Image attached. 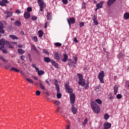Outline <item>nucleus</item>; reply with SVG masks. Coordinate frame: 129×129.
Masks as SVG:
<instances>
[{
  "label": "nucleus",
  "instance_id": "bb28decb",
  "mask_svg": "<svg viewBox=\"0 0 129 129\" xmlns=\"http://www.w3.org/2000/svg\"><path fill=\"white\" fill-rule=\"evenodd\" d=\"M10 70V71H14V72H20V70L15 68H12Z\"/></svg>",
  "mask_w": 129,
  "mask_h": 129
},
{
  "label": "nucleus",
  "instance_id": "f03ea898",
  "mask_svg": "<svg viewBox=\"0 0 129 129\" xmlns=\"http://www.w3.org/2000/svg\"><path fill=\"white\" fill-rule=\"evenodd\" d=\"M91 106L93 111L95 113H99L100 112V107L95 101L91 102Z\"/></svg>",
  "mask_w": 129,
  "mask_h": 129
},
{
  "label": "nucleus",
  "instance_id": "864d4df0",
  "mask_svg": "<svg viewBox=\"0 0 129 129\" xmlns=\"http://www.w3.org/2000/svg\"><path fill=\"white\" fill-rule=\"evenodd\" d=\"M62 2L64 5H67V4H68V0H62Z\"/></svg>",
  "mask_w": 129,
  "mask_h": 129
},
{
  "label": "nucleus",
  "instance_id": "4d7b16f0",
  "mask_svg": "<svg viewBox=\"0 0 129 129\" xmlns=\"http://www.w3.org/2000/svg\"><path fill=\"white\" fill-rule=\"evenodd\" d=\"M79 26L81 28H82V27H83V26H84V22L80 23Z\"/></svg>",
  "mask_w": 129,
  "mask_h": 129
},
{
  "label": "nucleus",
  "instance_id": "79ce46f5",
  "mask_svg": "<svg viewBox=\"0 0 129 129\" xmlns=\"http://www.w3.org/2000/svg\"><path fill=\"white\" fill-rule=\"evenodd\" d=\"M25 79H26V81L29 82V83H32V84L34 83V81H33V80H32L31 79H27V78Z\"/></svg>",
  "mask_w": 129,
  "mask_h": 129
},
{
  "label": "nucleus",
  "instance_id": "a211bd4d",
  "mask_svg": "<svg viewBox=\"0 0 129 129\" xmlns=\"http://www.w3.org/2000/svg\"><path fill=\"white\" fill-rule=\"evenodd\" d=\"M0 26H1V28H6L7 27V23H6V21H1L0 22Z\"/></svg>",
  "mask_w": 129,
  "mask_h": 129
},
{
  "label": "nucleus",
  "instance_id": "f8f14e48",
  "mask_svg": "<svg viewBox=\"0 0 129 129\" xmlns=\"http://www.w3.org/2000/svg\"><path fill=\"white\" fill-rule=\"evenodd\" d=\"M68 65L70 67H74L75 66V63L74 62L72 61V60L70 58L68 59Z\"/></svg>",
  "mask_w": 129,
  "mask_h": 129
},
{
  "label": "nucleus",
  "instance_id": "9b49d317",
  "mask_svg": "<svg viewBox=\"0 0 129 129\" xmlns=\"http://www.w3.org/2000/svg\"><path fill=\"white\" fill-rule=\"evenodd\" d=\"M9 2L8 0H1L0 1V6L5 7L6 4H9Z\"/></svg>",
  "mask_w": 129,
  "mask_h": 129
},
{
  "label": "nucleus",
  "instance_id": "a18cd8bd",
  "mask_svg": "<svg viewBox=\"0 0 129 129\" xmlns=\"http://www.w3.org/2000/svg\"><path fill=\"white\" fill-rule=\"evenodd\" d=\"M86 8V4L85 3L83 2L82 4V9H85Z\"/></svg>",
  "mask_w": 129,
  "mask_h": 129
},
{
  "label": "nucleus",
  "instance_id": "bf43d9fd",
  "mask_svg": "<svg viewBox=\"0 0 129 129\" xmlns=\"http://www.w3.org/2000/svg\"><path fill=\"white\" fill-rule=\"evenodd\" d=\"M27 12L29 13V12H32V8L28 7L27 8Z\"/></svg>",
  "mask_w": 129,
  "mask_h": 129
},
{
  "label": "nucleus",
  "instance_id": "39448f33",
  "mask_svg": "<svg viewBox=\"0 0 129 129\" xmlns=\"http://www.w3.org/2000/svg\"><path fill=\"white\" fill-rule=\"evenodd\" d=\"M105 74H104V72L103 71H101L98 74V78L101 82V83H104V81L103 80V78L105 76Z\"/></svg>",
  "mask_w": 129,
  "mask_h": 129
},
{
  "label": "nucleus",
  "instance_id": "9d476101",
  "mask_svg": "<svg viewBox=\"0 0 129 129\" xmlns=\"http://www.w3.org/2000/svg\"><path fill=\"white\" fill-rule=\"evenodd\" d=\"M104 125V129H109L111 127V123L109 122H105L103 124Z\"/></svg>",
  "mask_w": 129,
  "mask_h": 129
},
{
  "label": "nucleus",
  "instance_id": "8fccbe9b",
  "mask_svg": "<svg viewBox=\"0 0 129 129\" xmlns=\"http://www.w3.org/2000/svg\"><path fill=\"white\" fill-rule=\"evenodd\" d=\"M54 103L55 105H59V104H60V102H59V101L55 100L54 101Z\"/></svg>",
  "mask_w": 129,
  "mask_h": 129
},
{
  "label": "nucleus",
  "instance_id": "f257e3e1",
  "mask_svg": "<svg viewBox=\"0 0 129 129\" xmlns=\"http://www.w3.org/2000/svg\"><path fill=\"white\" fill-rule=\"evenodd\" d=\"M0 46L2 49H9V48L13 49V48H14L13 45L11 44L10 42H8L4 38L0 40Z\"/></svg>",
  "mask_w": 129,
  "mask_h": 129
},
{
  "label": "nucleus",
  "instance_id": "6e6552de",
  "mask_svg": "<svg viewBox=\"0 0 129 129\" xmlns=\"http://www.w3.org/2000/svg\"><path fill=\"white\" fill-rule=\"evenodd\" d=\"M67 21L70 28H71V24H74V23H75V19L74 18H71L70 19L67 18Z\"/></svg>",
  "mask_w": 129,
  "mask_h": 129
},
{
  "label": "nucleus",
  "instance_id": "393cba45",
  "mask_svg": "<svg viewBox=\"0 0 129 129\" xmlns=\"http://www.w3.org/2000/svg\"><path fill=\"white\" fill-rule=\"evenodd\" d=\"M14 25L17 27H21L22 26V23H21V22L17 21L15 22Z\"/></svg>",
  "mask_w": 129,
  "mask_h": 129
},
{
  "label": "nucleus",
  "instance_id": "49530a36",
  "mask_svg": "<svg viewBox=\"0 0 129 129\" xmlns=\"http://www.w3.org/2000/svg\"><path fill=\"white\" fill-rule=\"evenodd\" d=\"M37 17L35 16H33L31 17V20H32V21H37Z\"/></svg>",
  "mask_w": 129,
  "mask_h": 129
},
{
  "label": "nucleus",
  "instance_id": "6e6d98bb",
  "mask_svg": "<svg viewBox=\"0 0 129 129\" xmlns=\"http://www.w3.org/2000/svg\"><path fill=\"white\" fill-rule=\"evenodd\" d=\"M1 50H2V51H3V53H4V54L5 53L7 54V53H8V50H7V49H5L4 50L3 49H2Z\"/></svg>",
  "mask_w": 129,
  "mask_h": 129
},
{
  "label": "nucleus",
  "instance_id": "0e129e2a",
  "mask_svg": "<svg viewBox=\"0 0 129 129\" xmlns=\"http://www.w3.org/2000/svg\"><path fill=\"white\" fill-rule=\"evenodd\" d=\"M16 14H21V10H16Z\"/></svg>",
  "mask_w": 129,
  "mask_h": 129
},
{
  "label": "nucleus",
  "instance_id": "473e14b6",
  "mask_svg": "<svg viewBox=\"0 0 129 129\" xmlns=\"http://www.w3.org/2000/svg\"><path fill=\"white\" fill-rule=\"evenodd\" d=\"M37 74H38V75L42 76V75L45 74V72H44V71L42 70H40L38 72Z\"/></svg>",
  "mask_w": 129,
  "mask_h": 129
},
{
  "label": "nucleus",
  "instance_id": "aec40b11",
  "mask_svg": "<svg viewBox=\"0 0 129 129\" xmlns=\"http://www.w3.org/2000/svg\"><path fill=\"white\" fill-rule=\"evenodd\" d=\"M51 63L52 65H53V66L55 67V68L58 69V67L59 66L58 63L56 62V61H54V60H52Z\"/></svg>",
  "mask_w": 129,
  "mask_h": 129
},
{
  "label": "nucleus",
  "instance_id": "3c124183",
  "mask_svg": "<svg viewBox=\"0 0 129 129\" xmlns=\"http://www.w3.org/2000/svg\"><path fill=\"white\" fill-rule=\"evenodd\" d=\"M0 33L1 34H4V33H5V30L4 29V28H0Z\"/></svg>",
  "mask_w": 129,
  "mask_h": 129
},
{
  "label": "nucleus",
  "instance_id": "13d9d810",
  "mask_svg": "<svg viewBox=\"0 0 129 129\" xmlns=\"http://www.w3.org/2000/svg\"><path fill=\"white\" fill-rule=\"evenodd\" d=\"M21 60H23V61H25V59H26V57H25V56L24 55H21Z\"/></svg>",
  "mask_w": 129,
  "mask_h": 129
},
{
  "label": "nucleus",
  "instance_id": "7ed1b4c3",
  "mask_svg": "<svg viewBox=\"0 0 129 129\" xmlns=\"http://www.w3.org/2000/svg\"><path fill=\"white\" fill-rule=\"evenodd\" d=\"M38 5L40 8L39 11L40 12H43L44 9L46 8V4L43 1L37 0Z\"/></svg>",
  "mask_w": 129,
  "mask_h": 129
},
{
  "label": "nucleus",
  "instance_id": "dca6fc26",
  "mask_svg": "<svg viewBox=\"0 0 129 129\" xmlns=\"http://www.w3.org/2000/svg\"><path fill=\"white\" fill-rule=\"evenodd\" d=\"M103 4H104V2L102 1L100 3L97 4L96 7V8H98V9H102Z\"/></svg>",
  "mask_w": 129,
  "mask_h": 129
},
{
  "label": "nucleus",
  "instance_id": "69168bd1",
  "mask_svg": "<svg viewBox=\"0 0 129 129\" xmlns=\"http://www.w3.org/2000/svg\"><path fill=\"white\" fill-rule=\"evenodd\" d=\"M47 24H48V22H46L44 24V28H45V29H47Z\"/></svg>",
  "mask_w": 129,
  "mask_h": 129
},
{
  "label": "nucleus",
  "instance_id": "f3484780",
  "mask_svg": "<svg viewBox=\"0 0 129 129\" xmlns=\"http://www.w3.org/2000/svg\"><path fill=\"white\" fill-rule=\"evenodd\" d=\"M114 89V93L115 95H116L117 92L118 91V86L117 85H115L113 87Z\"/></svg>",
  "mask_w": 129,
  "mask_h": 129
},
{
  "label": "nucleus",
  "instance_id": "de8ad7c7",
  "mask_svg": "<svg viewBox=\"0 0 129 129\" xmlns=\"http://www.w3.org/2000/svg\"><path fill=\"white\" fill-rule=\"evenodd\" d=\"M36 94L37 96H40L41 95V92L39 90L36 91Z\"/></svg>",
  "mask_w": 129,
  "mask_h": 129
},
{
  "label": "nucleus",
  "instance_id": "58836bf2",
  "mask_svg": "<svg viewBox=\"0 0 129 129\" xmlns=\"http://www.w3.org/2000/svg\"><path fill=\"white\" fill-rule=\"evenodd\" d=\"M54 45L55 47H61V46H62V44H61V43L59 42H56L54 43Z\"/></svg>",
  "mask_w": 129,
  "mask_h": 129
},
{
  "label": "nucleus",
  "instance_id": "4be33fe9",
  "mask_svg": "<svg viewBox=\"0 0 129 129\" xmlns=\"http://www.w3.org/2000/svg\"><path fill=\"white\" fill-rule=\"evenodd\" d=\"M116 0H108L107 2V6L110 7Z\"/></svg>",
  "mask_w": 129,
  "mask_h": 129
},
{
  "label": "nucleus",
  "instance_id": "c9c22d12",
  "mask_svg": "<svg viewBox=\"0 0 129 129\" xmlns=\"http://www.w3.org/2000/svg\"><path fill=\"white\" fill-rule=\"evenodd\" d=\"M95 101H96V102H97V103H98V104H102V101H101V100L99 99H97L95 100Z\"/></svg>",
  "mask_w": 129,
  "mask_h": 129
},
{
  "label": "nucleus",
  "instance_id": "f704fd0d",
  "mask_svg": "<svg viewBox=\"0 0 129 129\" xmlns=\"http://www.w3.org/2000/svg\"><path fill=\"white\" fill-rule=\"evenodd\" d=\"M100 88H101L100 86H96V87H95V91H96L97 92H99V91H100Z\"/></svg>",
  "mask_w": 129,
  "mask_h": 129
},
{
  "label": "nucleus",
  "instance_id": "7c9ffc66",
  "mask_svg": "<svg viewBox=\"0 0 129 129\" xmlns=\"http://www.w3.org/2000/svg\"><path fill=\"white\" fill-rule=\"evenodd\" d=\"M87 121H88V119H87V118H85L84 121L82 123L83 126L85 127V125H86V123H87Z\"/></svg>",
  "mask_w": 129,
  "mask_h": 129
},
{
  "label": "nucleus",
  "instance_id": "c756f323",
  "mask_svg": "<svg viewBox=\"0 0 129 129\" xmlns=\"http://www.w3.org/2000/svg\"><path fill=\"white\" fill-rule=\"evenodd\" d=\"M39 86H40V88L42 90H45L46 89V88H45V86L43 85L42 83L40 82L39 83Z\"/></svg>",
  "mask_w": 129,
  "mask_h": 129
},
{
  "label": "nucleus",
  "instance_id": "4468645a",
  "mask_svg": "<svg viewBox=\"0 0 129 129\" xmlns=\"http://www.w3.org/2000/svg\"><path fill=\"white\" fill-rule=\"evenodd\" d=\"M24 17L25 19H30V18H31L30 12H25L24 14Z\"/></svg>",
  "mask_w": 129,
  "mask_h": 129
},
{
  "label": "nucleus",
  "instance_id": "09e8293b",
  "mask_svg": "<svg viewBox=\"0 0 129 129\" xmlns=\"http://www.w3.org/2000/svg\"><path fill=\"white\" fill-rule=\"evenodd\" d=\"M0 59L4 62H7V60L5 59V57L3 56H0Z\"/></svg>",
  "mask_w": 129,
  "mask_h": 129
},
{
  "label": "nucleus",
  "instance_id": "c03bdc74",
  "mask_svg": "<svg viewBox=\"0 0 129 129\" xmlns=\"http://www.w3.org/2000/svg\"><path fill=\"white\" fill-rule=\"evenodd\" d=\"M5 68H6V69H10V68H11V67H12V65L11 64H8V65H6L4 66Z\"/></svg>",
  "mask_w": 129,
  "mask_h": 129
},
{
  "label": "nucleus",
  "instance_id": "37998d69",
  "mask_svg": "<svg viewBox=\"0 0 129 129\" xmlns=\"http://www.w3.org/2000/svg\"><path fill=\"white\" fill-rule=\"evenodd\" d=\"M56 96L57 98L60 99L61 98V97H62V94H61V93H57L56 94Z\"/></svg>",
  "mask_w": 129,
  "mask_h": 129
},
{
  "label": "nucleus",
  "instance_id": "e433bc0d",
  "mask_svg": "<svg viewBox=\"0 0 129 129\" xmlns=\"http://www.w3.org/2000/svg\"><path fill=\"white\" fill-rule=\"evenodd\" d=\"M55 89L57 92H59L60 91V88L59 87V85L57 84H55Z\"/></svg>",
  "mask_w": 129,
  "mask_h": 129
},
{
  "label": "nucleus",
  "instance_id": "0eeeda50",
  "mask_svg": "<svg viewBox=\"0 0 129 129\" xmlns=\"http://www.w3.org/2000/svg\"><path fill=\"white\" fill-rule=\"evenodd\" d=\"M70 102L71 104H74L75 103V94L72 93L70 95Z\"/></svg>",
  "mask_w": 129,
  "mask_h": 129
},
{
  "label": "nucleus",
  "instance_id": "412c9836",
  "mask_svg": "<svg viewBox=\"0 0 129 129\" xmlns=\"http://www.w3.org/2000/svg\"><path fill=\"white\" fill-rule=\"evenodd\" d=\"M44 62H46V63H49L50 62H52V60H51V58L49 57H44Z\"/></svg>",
  "mask_w": 129,
  "mask_h": 129
},
{
  "label": "nucleus",
  "instance_id": "774afa93",
  "mask_svg": "<svg viewBox=\"0 0 129 129\" xmlns=\"http://www.w3.org/2000/svg\"><path fill=\"white\" fill-rule=\"evenodd\" d=\"M35 70H36V72L38 73V71H40V70H39V68H36V69H35Z\"/></svg>",
  "mask_w": 129,
  "mask_h": 129
},
{
  "label": "nucleus",
  "instance_id": "cd10ccee",
  "mask_svg": "<svg viewBox=\"0 0 129 129\" xmlns=\"http://www.w3.org/2000/svg\"><path fill=\"white\" fill-rule=\"evenodd\" d=\"M124 19H125V20H128V19H129V13H124Z\"/></svg>",
  "mask_w": 129,
  "mask_h": 129
},
{
  "label": "nucleus",
  "instance_id": "603ef678",
  "mask_svg": "<svg viewBox=\"0 0 129 129\" xmlns=\"http://www.w3.org/2000/svg\"><path fill=\"white\" fill-rule=\"evenodd\" d=\"M121 97H122V96L120 94H118L116 95V98L117 99H120V98H121Z\"/></svg>",
  "mask_w": 129,
  "mask_h": 129
},
{
  "label": "nucleus",
  "instance_id": "6ab92c4d",
  "mask_svg": "<svg viewBox=\"0 0 129 129\" xmlns=\"http://www.w3.org/2000/svg\"><path fill=\"white\" fill-rule=\"evenodd\" d=\"M67 60H68V55L67 54H63V57L62 59V62H67Z\"/></svg>",
  "mask_w": 129,
  "mask_h": 129
},
{
  "label": "nucleus",
  "instance_id": "1a4fd4ad",
  "mask_svg": "<svg viewBox=\"0 0 129 129\" xmlns=\"http://www.w3.org/2000/svg\"><path fill=\"white\" fill-rule=\"evenodd\" d=\"M4 14L6 15L5 17L8 19V18H11L13 16V12H10L9 10H7L5 12Z\"/></svg>",
  "mask_w": 129,
  "mask_h": 129
},
{
  "label": "nucleus",
  "instance_id": "5701e85b",
  "mask_svg": "<svg viewBox=\"0 0 129 129\" xmlns=\"http://www.w3.org/2000/svg\"><path fill=\"white\" fill-rule=\"evenodd\" d=\"M46 18L48 21H51V20H52V16L51 15V13L48 12L47 13Z\"/></svg>",
  "mask_w": 129,
  "mask_h": 129
},
{
  "label": "nucleus",
  "instance_id": "338daca9",
  "mask_svg": "<svg viewBox=\"0 0 129 129\" xmlns=\"http://www.w3.org/2000/svg\"><path fill=\"white\" fill-rule=\"evenodd\" d=\"M43 52H44V53H45V54H49V52H48V51H47L46 50H44Z\"/></svg>",
  "mask_w": 129,
  "mask_h": 129
},
{
  "label": "nucleus",
  "instance_id": "c85d7f7f",
  "mask_svg": "<svg viewBox=\"0 0 129 129\" xmlns=\"http://www.w3.org/2000/svg\"><path fill=\"white\" fill-rule=\"evenodd\" d=\"M18 52L20 54V55H23V54L25 53V51L24 49H18Z\"/></svg>",
  "mask_w": 129,
  "mask_h": 129
},
{
  "label": "nucleus",
  "instance_id": "052dcab7",
  "mask_svg": "<svg viewBox=\"0 0 129 129\" xmlns=\"http://www.w3.org/2000/svg\"><path fill=\"white\" fill-rule=\"evenodd\" d=\"M93 22H94L95 25H98V21H97V20H94Z\"/></svg>",
  "mask_w": 129,
  "mask_h": 129
},
{
  "label": "nucleus",
  "instance_id": "20e7f679",
  "mask_svg": "<svg viewBox=\"0 0 129 129\" xmlns=\"http://www.w3.org/2000/svg\"><path fill=\"white\" fill-rule=\"evenodd\" d=\"M64 88H65L66 91L68 93H71V94L73 93V89L70 88V86L69 85V82H67L64 84Z\"/></svg>",
  "mask_w": 129,
  "mask_h": 129
},
{
  "label": "nucleus",
  "instance_id": "5fc2aeb1",
  "mask_svg": "<svg viewBox=\"0 0 129 129\" xmlns=\"http://www.w3.org/2000/svg\"><path fill=\"white\" fill-rule=\"evenodd\" d=\"M33 40L34 41V42H37L38 41V38L37 36H34L33 38Z\"/></svg>",
  "mask_w": 129,
  "mask_h": 129
},
{
  "label": "nucleus",
  "instance_id": "a878e982",
  "mask_svg": "<svg viewBox=\"0 0 129 129\" xmlns=\"http://www.w3.org/2000/svg\"><path fill=\"white\" fill-rule=\"evenodd\" d=\"M77 76L78 77L79 81L83 80V76L81 74H78Z\"/></svg>",
  "mask_w": 129,
  "mask_h": 129
},
{
  "label": "nucleus",
  "instance_id": "2eb2a0df",
  "mask_svg": "<svg viewBox=\"0 0 129 129\" xmlns=\"http://www.w3.org/2000/svg\"><path fill=\"white\" fill-rule=\"evenodd\" d=\"M78 84L81 86H82V87L85 86V80L83 79V80H81L79 81Z\"/></svg>",
  "mask_w": 129,
  "mask_h": 129
},
{
  "label": "nucleus",
  "instance_id": "72a5a7b5",
  "mask_svg": "<svg viewBox=\"0 0 129 129\" xmlns=\"http://www.w3.org/2000/svg\"><path fill=\"white\" fill-rule=\"evenodd\" d=\"M73 58L75 62V63L77 64V61H78V58H77V56L75 55V56H73Z\"/></svg>",
  "mask_w": 129,
  "mask_h": 129
},
{
  "label": "nucleus",
  "instance_id": "4c0bfd02",
  "mask_svg": "<svg viewBox=\"0 0 129 129\" xmlns=\"http://www.w3.org/2000/svg\"><path fill=\"white\" fill-rule=\"evenodd\" d=\"M104 119L107 120V119H108L109 118V115H108V114L107 113L105 114V115H104Z\"/></svg>",
  "mask_w": 129,
  "mask_h": 129
},
{
  "label": "nucleus",
  "instance_id": "e2e57ef3",
  "mask_svg": "<svg viewBox=\"0 0 129 129\" xmlns=\"http://www.w3.org/2000/svg\"><path fill=\"white\" fill-rule=\"evenodd\" d=\"M74 42H75L76 43H78V40H77V38L76 37H74Z\"/></svg>",
  "mask_w": 129,
  "mask_h": 129
},
{
  "label": "nucleus",
  "instance_id": "ea45409f",
  "mask_svg": "<svg viewBox=\"0 0 129 129\" xmlns=\"http://www.w3.org/2000/svg\"><path fill=\"white\" fill-rule=\"evenodd\" d=\"M85 89H88L89 88V82H87V83L86 84L85 87H84Z\"/></svg>",
  "mask_w": 129,
  "mask_h": 129
},
{
  "label": "nucleus",
  "instance_id": "b1692460",
  "mask_svg": "<svg viewBox=\"0 0 129 129\" xmlns=\"http://www.w3.org/2000/svg\"><path fill=\"white\" fill-rule=\"evenodd\" d=\"M9 38H10V39H12V40H18V39H19V37L14 35H10L9 36Z\"/></svg>",
  "mask_w": 129,
  "mask_h": 129
},
{
  "label": "nucleus",
  "instance_id": "a19ab883",
  "mask_svg": "<svg viewBox=\"0 0 129 129\" xmlns=\"http://www.w3.org/2000/svg\"><path fill=\"white\" fill-rule=\"evenodd\" d=\"M20 74H21V75H22V76H23V77L24 78V79H26L27 76L26 75H25L24 72H23V71H20Z\"/></svg>",
  "mask_w": 129,
  "mask_h": 129
},
{
  "label": "nucleus",
  "instance_id": "2f4dec72",
  "mask_svg": "<svg viewBox=\"0 0 129 129\" xmlns=\"http://www.w3.org/2000/svg\"><path fill=\"white\" fill-rule=\"evenodd\" d=\"M38 34H39V38H42L43 37V34H44V32H43V31L42 30H39L38 31Z\"/></svg>",
  "mask_w": 129,
  "mask_h": 129
},
{
  "label": "nucleus",
  "instance_id": "680f3d73",
  "mask_svg": "<svg viewBox=\"0 0 129 129\" xmlns=\"http://www.w3.org/2000/svg\"><path fill=\"white\" fill-rule=\"evenodd\" d=\"M97 20V17L96 16L94 15L93 17V21H95Z\"/></svg>",
  "mask_w": 129,
  "mask_h": 129
},
{
  "label": "nucleus",
  "instance_id": "ddd939ff",
  "mask_svg": "<svg viewBox=\"0 0 129 129\" xmlns=\"http://www.w3.org/2000/svg\"><path fill=\"white\" fill-rule=\"evenodd\" d=\"M72 112H73V114H75L77 112V108L75 106H74V104H72V109H71Z\"/></svg>",
  "mask_w": 129,
  "mask_h": 129
},
{
  "label": "nucleus",
  "instance_id": "423d86ee",
  "mask_svg": "<svg viewBox=\"0 0 129 129\" xmlns=\"http://www.w3.org/2000/svg\"><path fill=\"white\" fill-rule=\"evenodd\" d=\"M54 59L56 60V62H59L61 58H60V55L59 54V52L55 51L53 52Z\"/></svg>",
  "mask_w": 129,
  "mask_h": 129
}]
</instances>
